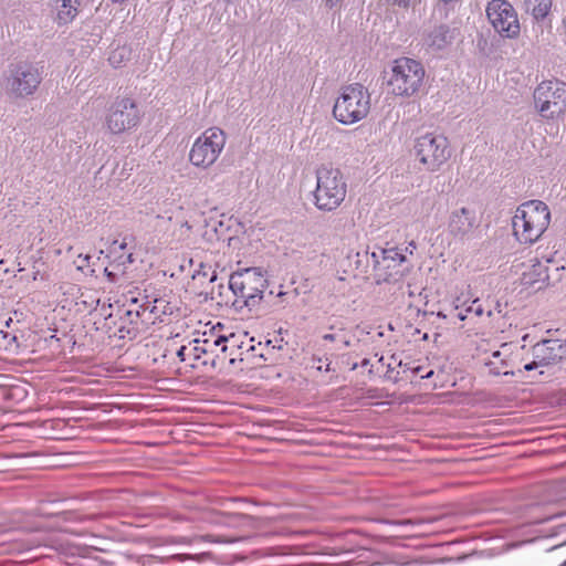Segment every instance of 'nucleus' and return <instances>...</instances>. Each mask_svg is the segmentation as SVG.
Instances as JSON below:
<instances>
[{
    "label": "nucleus",
    "mask_w": 566,
    "mask_h": 566,
    "mask_svg": "<svg viewBox=\"0 0 566 566\" xmlns=\"http://www.w3.org/2000/svg\"><path fill=\"white\" fill-rule=\"evenodd\" d=\"M551 223V211L541 200H530L517 207L512 218L513 233L521 244L537 242Z\"/></svg>",
    "instance_id": "f257e3e1"
},
{
    "label": "nucleus",
    "mask_w": 566,
    "mask_h": 566,
    "mask_svg": "<svg viewBox=\"0 0 566 566\" xmlns=\"http://www.w3.org/2000/svg\"><path fill=\"white\" fill-rule=\"evenodd\" d=\"M426 71L419 61L410 57L396 59L387 73V92L396 97L416 96L422 88Z\"/></svg>",
    "instance_id": "f03ea898"
},
{
    "label": "nucleus",
    "mask_w": 566,
    "mask_h": 566,
    "mask_svg": "<svg viewBox=\"0 0 566 566\" xmlns=\"http://www.w3.org/2000/svg\"><path fill=\"white\" fill-rule=\"evenodd\" d=\"M229 287L250 310L274 295V291H268L269 283L260 268H247L232 273Z\"/></svg>",
    "instance_id": "7ed1b4c3"
},
{
    "label": "nucleus",
    "mask_w": 566,
    "mask_h": 566,
    "mask_svg": "<svg viewBox=\"0 0 566 566\" xmlns=\"http://www.w3.org/2000/svg\"><path fill=\"white\" fill-rule=\"evenodd\" d=\"M370 111V94L361 84L343 86L335 101L333 115L344 125L364 119Z\"/></svg>",
    "instance_id": "20e7f679"
},
{
    "label": "nucleus",
    "mask_w": 566,
    "mask_h": 566,
    "mask_svg": "<svg viewBox=\"0 0 566 566\" xmlns=\"http://www.w3.org/2000/svg\"><path fill=\"white\" fill-rule=\"evenodd\" d=\"M346 195L347 184L338 169L322 167L317 170L314 205L318 210L329 212L337 209Z\"/></svg>",
    "instance_id": "39448f33"
},
{
    "label": "nucleus",
    "mask_w": 566,
    "mask_h": 566,
    "mask_svg": "<svg viewBox=\"0 0 566 566\" xmlns=\"http://www.w3.org/2000/svg\"><path fill=\"white\" fill-rule=\"evenodd\" d=\"M413 156L422 170L436 172L450 159L451 148L447 137L428 132L415 138Z\"/></svg>",
    "instance_id": "423d86ee"
},
{
    "label": "nucleus",
    "mask_w": 566,
    "mask_h": 566,
    "mask_svg": "<svg viewBox=\"0 0 566 566\" xmlns=\"http://www.w3.org/2000/svg\"><path fill=\"white\" fill-rule=\"evenodd\" d=\"M42 80V66L38 63L21 61L9 66L6 90L14 98H24L36 92Z\"/></svg>",
    "instance_id": "0eeeda50"
},
{
    "label": "nucleus",
    "mask_w": 566,
    "mask_h": 566,
    "mask_svg": "<svg viewBox=\"0 0 566 566\" xmlns=\"http://www.w3.org/2000/svg\"><path fill=\"white\" fill-rule=\"evenodd\" d=\"M227 137L222 129L211 127L206 129L193 142L189 151V161L202 169L211 167L226 146Z\"/></svg>",
    "instance_id": "6e6552de"
},
{
    "label": "nucleus",
    "mask_w": 566,
    "mask_h": 566,
    "mask_svg": "<svg viewBox=\"0 0 566 566\" xmlns=\"http://www.w3.org/2000/svg\"><path fill=\"white\" fill-rule=\"evenodd\" d=\"M140 118V111L134 99L118 97L107 108L105 127L111 134L117 135L135 128Z\"/></svg>",
    "instance_id": "1a4fd4ad"
},
{
    "label": "nucleus",
    "mask_w": 566,
    "mask_h": 566,
    "mask_svg": "<svg viewBox=\"0 0 566 566\" xmlns=\"http://www.w3.org/2000/svg\"><path fill=\"white\" fill-rule=\"evenodd\" d=\"M535 105L545 118H553L566 109V84L557 81H544L535 88Z\"/></svg>",
    "instance_id": "9d476101"
},
{
    "label": "nucleus",
    "mask_w": 566,
    "mask_h": 566,
    "mask_svg": "<svg viewBox=\"0 0 566 566\" xmlns=\"http://www.w3.org/2000/svg\"><path fill=\"white\" fill-rule=\"evenodd\" d=\"M485 11L489 22L502 38L516 39L520 35L517 12L507 0H491Z\"/></svg>",
    "instance_id": "9b49d317"
},
{
    "label": "nucleus",
    "mask_w": 566,
    "mask_h": 566,
    "mask_svg": "<svg viewBox=\"0 0 566 566\" xmlns=\"http://www.w3.org/2000/svg\"><path fill=\"white\" fill-rule=\"evenodd\" d=\"M174 306L164 298L149 300L144 296L142 300L132 297L130 308L126 314L130 317V322L140 318L146 324H155L156 321H163V316L171 315Z\"/></svg>",
    "instance_id": "f8f14e48"
},
{
    "label": "nucleus",
    "mask_w": 566,
    "mask_h": 566,
    "mask_svg": "<svg viewBox=\"0 0 566 566\" xmlns=\"http://www.w3.org/2000/svg\"><path fill=\"white\" fill-rule=\"evenodd\" d=\"M478 226V217L475 210L472 208H454L449 216L448 228L450 233L455 238H470Z\"/></svg>",
    "instance_id": "ddd939ff"
},
{
    "label": "nucleus",
    "mask_w": 566,
    "mask_h": 566,
    "mask_svg": "<svg viewBox=\"0 0 566 566\" xmlns=\"http://www.w3.org/2000/svg\"><path fill=\"white\" fill-rule=\"evenodd\" d=\"M532 352L537 364L547 366L562 359L565 355V345L558 339H545L534 345Z\"/></svg>",
    "instance_id": "4468645a"
},
{
    "label": "nucleus",
    "mask_w": 566,
    "mask_h": 566,
    "mask_svg": "<svg viewBox=\"0 0 566 566\" xmlns=\"http://www.w3.org/2000/svg\"><path fill=\"white\" fill-rule=\"evenodd\" d=\"M453 33L446 25L436 27L424 38V44L432 51H440L451 44Z\"/></svg>",
    "instance_id": "2eb2a0df"
},
{
    "label": "nucleus",
    "mask_w": 566,
    "mask_h": 566,
    "mask_svg": "<svg viewBox=\"0 0 566 566\" xmlns=\"http://www.w3.org/2000/svg\"><path fill=\"white\" fill-rule=\"evenodd\" d=\"M210 350V342L208 339H205L202 342L199 339H195L189 345L181 346L177 350V356L181 361H186L188 358L198 360L201 358L203 354H207Z\"/></svg>",
    "instance_id": "dca6fc26"
},
{
    "label": "nucleus",
    "mask_w": 566,
    "mask_h": 566,
    "mask_svg": "<svg viewBox=\"0 0 566 566\" xmlns=\"http://www.w3.org/2000/svg\"><path fill=\"white\" fill-rule=\"evenodd\" d=\"M552 3V0H523V8L536 21H542L551 12Z\"/></svg>",
    "instance_id": "f3484780"
},
{
    "label": "nucleus",
    "mask_w": 566,
    "mask_h": 566,
    "mask_svg": "<svg viewBox=\"0 0 566 566\" xmlns=\"http://www.w3.org/2000/svg\"><path fill=\"white\" fill-rule=\"evenodd\" d=\"M57 20L62 24L70 23L77 14L78 0H55Z\"/></svg>",
    "instance_id": "a211bd4d"
},
{
    "label": "nucleus",
    "mask_w": 566,
    "mask_h": 566,
    "mask_svg": "<svg viewBox=\"0 0 566 566\" xmlns=\"http://www.w3.org/2000/svg\"><path fill=\"white\" fill-rule=\"evenodd\" d=\"M503 353L501 350H495L492 353V359L486 363V366L490 368V373L492 375H513V371L504 370L507 367L506 359L502 358Z\"/></svg>",
    "instance_id": "6ab92c4d"
},
{
    "label": "nucleus",
    "mask_w": 566,
    "mask_h": 566,
    "mask_svg": "<svg viewBox=\"0 0 566 566\" xmlns=\"http://www.w3.org/2000/svg\"><path fill=\"white\" fill-rule=\"evenodd\" d=\"M130 49L128 46H118L109 54L108 61L112 66L120 67L130 57Z\"/></svg>",
    "instance_id": "aec40b11"
},
{
    "label": "nucleus",
    "mask_w": 566,
    "mask_h": 566,
    "mask_svg": "<svg viewBox=\"0 0 566 566\" xmlns=\"http://www.w3.org/2000/svg\"><path fill=\"white\" fill-rule=\"evenodd\" d=\"M455 310L458 311L457 317L461 321H464L469 313H473L479 317L484 314V310L480 304L479 298L473 300L471 305H469L465 310H460L459 306H457Z\"/></svg>",
    "instance_id": "412c9836"
},
{
    "label": "nucleus",
    "mask_w": 566,
    "mask_h": 566,
    "mask_svg": "<svg viewBox=\"0 0 566 566\" xmlns=\"http://www.w3.org/2000/svg\"><path fill=\"white\" fill-rule=\"evenodd\" d=\"M381 255L384 261H392L398 264L405 262L406 260V256L396 248L381 250Z\"/></svg>",
    "instance_id": "4be33fe9"
},
{
    "label": "nucleus",
    "mask_w": 566,
    "mask_h": 566,
    "mask_svg": "<svg viewBox=\"0 0 566 566\" xmlns=\"http://www.w3.org/2000/svg\"><path fill=\"white\" fill-rule=\"evenodd\" d=\"M323 340H326V342H335V340H338L339 343H342V346L337 347V349H342L344 347H348L350 345V340L345 338V337H340L338 334H324L322 336Z\"/></svg>",
    "instance_id": "5701e85b"
},
{
    "label": "nucleus",
    "mask_w": 566,
    "mask_h": 566,
    "mask_svg": "<svg viewBox=\"0 0 566 566\" xmlns=\"http://www.w3.org/2000/svg\"><path fill=\"white\" fill-rule=\"evenodd\" d=\"M419 0H386V3L391 7L407 9L415 6Z\"/></svg>",
    "instance_id": "b1692460"
},
{
    "label": "nucleus",
    "mask_w": 566,
    "mask_h": 566,
    "mask_svg": "<svg viewBox=\"0 0 566 566\" xmlns=\"http://www.w3.org/2000/svg\"><path fill=\"white\" fill-rule=\"evenodd\" d=\"M91 258L92 256L90 254H80L77 259L74 261V263L76 264V268L78 270H83L85 266L90 264Z\"/></svg>",
    "instance_id": "393cba45"
},
{
    "label": "nucleus",
    "mask_w": 566,
    "mask_h": 566,
    "mask_svg": "<svg viewBox=\"0 0 566 566\" xmlns=\"http://www.w3.org/2000/svg\"><path fill=\"white\" fill-rule=\"evenodd\" d=\"M287 297H289V293L287 292H283V291H279L275 295V298L277 301L273 302L274 305H284V303H287Z\"/></svg>",
    "instance_id": "a878e982"
},
{
    "label": "nucleus",
    "mask_w": 566,
    "mask_h": 566,
    "mask_svg": "<svg viewBox=\"0 0 566 566\" xmlns=\"http://www.w3.org/2000/svg\"><path fill=\"white\" fill-rule=\"evenodd\" d=\"M228 340V338L226 336H219L218 338H216L213 340V343L211 344L210 343V347L211 346H221V350L222 352H226L227 350V345H224V343Z\"/></svg>",
    "instance_id": "bb28decb"
},
{
    "label": "nucleus",
    "mask_w": 566,
    "mask_h": 566,
    "mask_svg": "<svg viewBox=\"0 0 566 566\" xmlns=\"http://www.w3.org/2000/svg\"><path fill=\"white\" fill-rule=\"evenodd\" d=\"M116 247H118L119 250H126L128 247V238L125 237L122 242H118L117 240L113 242V252H116Z\"/></svg>",
    "instance_id": "cd10ccee"
},
{
    "label": "nucleus",
    "mask_w": 566,
    "mask_h": 566,
    "mask_svg": "<svg viewBox=\"0 0 566 566\" xmlns=\"http://www.w3.org/2000/svg\"><path fill=\"white\" fill-rule=\"evenodd\" d=\"M324 6L331 10L338 9L342 0H322Z\"/></svg>",
    "instance_id": "c85d7f7f"
},
{
    "label": "nucleus",
    "mask_w": 566,
    "mask_h": 566,
    "mask_svg": "<svg viewBox=\"0 0 566 566\" xmlns=\"http://www.w3.org/2000/svg\"><path fill=\"white\" fill-rule=\"evenodd\" d=\"M558 31H559L560 35L563 36L564 42L566 44V14L562 18Z\"/></svg>",
    "instance_id": "c756f323"
},
{
    "label": "nucleus",
    "mask_w": 566,
    "mask_h": 566,
    "mask_svg": "<svg viewBox=\"0 0 566 566\" xmlns=\"http://www.w3.org/2000/svg\"><path fill=\"white\" fill-rule=\"evenodd\" d=\"M564 549H566V542H564V543H563V544H560V545H556V546L552 547V548L548 551V553H551V554H554V553L559 554V553H562Z\"/></svg>",
    "instance_id": "7c9ffc66"
},
{
    "label": "nucleus",
    "mask_w": 566,
    "mask_h": 566,
    "mask_svg": "<svg viewBox=\"0 0 566 566\" xmlns=\"http://www.w3.org/2000/svg\"><path fill=\"white\" fill-rule=\"evenodd\" d=\"M191 230V226L185 221L181 223L180 226V232H181V235H188V232Z\"/></svg>",
    "instance_id": "2f4dec72"
},
{
    "label": "nucleus",
    "mask_w": 566,
    "mask_h": 566,
    "mask_svg": "<svg viewBox=\"0 0 566 566\" xmlns=\"http://www.w3.org/2000/svg\"><path fill=\"white\" fill-rule=\"evenodd\" d=\"M538 366H543V365L542 364H537V359L534 358L533 361H531V363H528V364H526L524 366V369L530 371V370H533V369L537 368Z\"/></svg>",
    "instance_id": "473e14b6"
},
{
    "label": "nucleus",
    "mask_w": 566,
    "mask_h": 566,
    "mask_svg": "<svg viewBox=\"0 0 566 566\" xmlns=\"http://www.w3.org/2000/svg\"><path fill=\"white\" fill-rule=\"evenodd\" d=\"M563 515H564V513H563V512H558V513H556V514H553V515H551V516H548V517H546V518L542 520L541 522H547V521H551V520H554V518L560 517V516H563Z\"/></svg>",
    "instance_id": "72a5a7b5"
},
{
    "label": "nucleus",
    "mask_w": 566,
    "mask_h": 566,
    "mask_svg": "<svg viewBox=\"0 0 566 566\" xmlns=\"http://www.w3.org/2000/svg\"><path fill=\"white\" fill-rule=\"evenodd\" d=\"M417 248L416 243L413 241H411L409 243V247L406 249L407 251L410 252V254H412L413 250Z\"/></svg>",
    "instance_id": "f704fd0d"
},
{
    "label": "nucleus",
    "mask_w": 566,
    "mask_h": 566,
    "mask_svg": "<svg viewBox=\"0 0 566 566\" xmlns=\"http://www.w3.org/2000/svg\"><path fill=\"white\" fill-rule=\"evenodd\" d=\"M127 262H128V263H133V262H134L133 253H132V252H129V253L127 254Z\"/></svg>",
    "instance_id": "c9c22d12"
},
{
    "label": "nucleus",
    "mask_w": 566,
    "mask_h": 566,
    "mask_svg": "<svg viewBox=\"0 0 566 566\" xmlns=\"http://www.w3.org/2000/svg\"><path fill=\"white\" fill-rule=\"evenodd\" d=\"M432 374H433V371H432V370H431V371H429V373L424 376V378H429V377H431V376H432Z\"/></svg>",
    "instance_id": "e433bc0d"
},
{
    "label": "nucleus",
    "mask_w": 566,
    "mask_h": 566,
    "mask_svg": "<svg viewBox=\"0 0 566 566\" xmlns=\"http://www.w3.org/2000/svg\"><path fill=\"white\" fill-rule=\"evenodd\" d=\"M410 521H402V522H399V524H409Z\"/></svg>",
    "instance_id": "4c0bfd02"
},
{
    "label": "nucleus",
    "mask_w": 566,
    "mask_h": 566,
    "mask_svg": "<svg viewBox=\"0 0 566 566\" xmlns=\"http://www.w3.org/2000/svg\"><path fill=\"white\" fill-rule=\"evenodd\" d=\"M560 566H566V558L564 559V562L560 564Z\"/></svg>",
    "instance_id": "58836bf2"
},
{
    "label": "nucleus",
    "mask_w": 566,
    "mask_h": 566,
    "mask_svg": "<svg viewBox=\"0 0 566 566\" xmlns=\"http://www.w3.org/2000/svg\"><path fill=\"white\" fill-rule=\"evenodd\" d=\"M492 315V311H488V316L490 317Z\"/></svg>",
    "instance_id": "ea45409f"
},
{
    "label": "nucleus",
    "mask_w": 566,
    "mask_h": 566,
    "mask_svg": "<svg viewBox=\"0 0 566 566\" xmlns=\"http://www.w3.org/2000/svg\"><path fill=\"white\" fill-rule=\"evenodd\" d=\"M564 345H565V353H566V340L565 342H562Z\"/></svg>",
    "instance_id": "a19ab883"
}]
</instances>
